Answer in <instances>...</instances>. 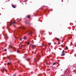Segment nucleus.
Here are the masks:
<instances>
[{"mask_svg": "<svg viewBox=\"0 0 76 76\" xmlns=\"http://www.w3.org/2000/svg\"><path fill=\"white\" fill-rule=\"evenodd\" d=\"M64 50H63V52L62 53L61 56H65V53H64Z\"/></svg>", "mask_w": 76, "mask_h": 76, "instance_id": "obj_1", "label": "nucleus"}, {"mask_svg": "<svg viewBox=\"0 0 76 76\" xmlns=\"http://www.w3.org/2000/svg\"><path fill=\"white\" fill-rule=\"evenodd\" d=\"M5 70L6 72H7L6 71V69H5V68H4V67H3L2 68V69L1 70V72H3L4 71V70Z\"/></svg>", "mask_w": 76, "mask_h": 76, "instance_id": "obj_2", "label": "nucleus"}, {"mask_svg": "<svg viewBox=\"0 0 76 76\" xmlns=\"http://www.w3.org/2000/svg\"><path fill=\"white\" fill-rule=\"evenodd\" d=\"M16 23V22L15 21H14L13 22H11V24L10 25V26L11 25H12V24H15V23Z\"/></svg>", "mask_w": 76, "mask_h": 76, "instance_id": "obj_3", "label": "nucleus"}, {"mask_svg": "<svg viewBox=\"0 0 76 76\" xmlns=\"http://www.w3.org/2000/svg\"><path fill=\"white\" fill-rule=\"evenodd\" d=\"M57 64H59V63H57V62H55L53 64V66H54V65H56Z\"/></svg>", "mask_w": 76, "mask_h": 76, "instance_id": "obj_4", "label": "nucleus"}, {"mask_svg": "<svg viewBox=\"0 0 76 76\" xmlns=\"http://www.w3.org/2000/svg\"><path fill=\"white\" fill-rule=\"evenodd\" d=\"M12 47L13 46H12L11 45H10L9 46V47L8 48H7L8 50H9V48H12Z\"/></svg>", "mask_w": 76, "mask_h": 76, "instance_id": "obj_5", "label": "nucleus"}, {"mask_svg": "<svg viewBox=\"0 0 76 76\" xmlns=\"http://www.w3.org/2000/svg\"><path fill=\"white\" fill-rule=\"evenodd\" d=\"M34 47H36V45H32V49L34 48Z\"/></svg>", "mask_w": 76, "mask_h": 76, "instance_id": "obj_6", "label": "nucleus"}, {"mask_svg": "<svg viewBox=\"0 0 76 76\" xmlns=\"http://www.w3.org/2000/svg\"><path fill=\"white\" fill-rule=\"evenodd\" d=\"M31 34H32V32L31 31H30L29 32V33L28 34V35H31Z\"/></svg>", "mask_w": 76, "mask_h": 76, "instance_id": "obj_7", "label": "nucleus"}, {"mask_svg": "<svg viewBox=\"0 0 76 76\" xmlns=\"http://www.w3.org/2000/svg\"><path fill=\"white\" fill-rule=\"evenodd\" d=\"M20 28H22L23 29H25V28L23 26H22V27H20Z\"/></svg>", "mask_w": 76, "mask_h": 76, "instance_id": "obj_8", "label": "nucleus"}, {"mask_svg": "<svg viewBox=\"0 0 76 76\" xmlns=\"http://www.w3.org/2000/svg\"><path fill=\"white\" fill-rule=\"evenodd\" d=\"M7 58L8 59H9L10 61V56H7Z\"/></svg>", "mask_w": 76, "mask_h": 76, "instance_id": "obj_9", "label": "nucleus"}, {"mask_svg": "<svg viewBox=\"0 0 76 76\" xmlns=\"http://www.w3.org/2000/svg\"><path fill=\"white\" fill-rule=\"evenodd\" d=\"M23 39H27V38H26V36H24L23 37Z\"/></svg>", "mask_w": 76, "mask_h": 76, "instance_id": "obj_10", "label": "nucleus"}, {"mask_svg": "<svg viewBox=\"0 0 76 76\" xmlns=\"http://www.w3.org/2000/svg\"><path fill=\"white\" fill-rule=\"evenodd\" d=\"M26 60L28 61H30V58H27Z\"/></svg>", "mask_w": 76, "mask_h": 76, "instance_id": "obj_11", "label": "nucleus"}, {"mask_svg": "<svg viewBox=\"0 0 76 76\" xmlns=\"http://www.w3.org/2000/svg\"><path fill=\"white\" fill-rule=\"evenodd\" d=\"M12 7H13V8H16V6H15L14 5H13L12 6Z\"/></svg>", "mask_w": 76, "mask_h": 76, "instance_id": "obj_12", "label": "nucleus"}, {"mask_svg": "<svg viewBox=\"0 0 76 76\" xmlns=\"http://www.w3.org/2000/svg\"><path fill=\"white\" fill-rule=\"evenodd\" d=\"M37 61V60L35 59H34V62H35V63H36Z\"/></svg>", "mask_w": 76, "mask_h": 76, "instance_id": "obj_13", "label": "nucleus"}, {"mask_svg": "<svg viewBox=\"0 0 76 76\" xmlns=\"http://www.w3.org/2000/svg\"><path fill=\"white\" fill-rule=\"evenodd\" d=\"M11 64V63H10V62L8 63H7V65H8V66H9V65H10V64Z\"/></svg>", "mask_w": 76, "mask_h": 76, "instance_id": "obj_14", "label": "nucleus"}, {"mask_svg": "<svg viewBox=\"0 0 76 76\" xmlns=\"http://www.w3.org/2000/svg\"><path fill=\"white\" fill-rule=\"evenodd\" d=\"M5 38L7 39V38H8V36H5Z\"/></svg>", "mask_w": 76, "mask_h": 76, "instance_id": "obj_15", "label": "nucleus"}, {"mask_svg": "<svg viewBox=\"0 0 76 76\" xmlns=\"http://www.w3.org/2000/svg\"><path fill=\"white\" fill-rule=\"evenodd\" d=\"M31 17V16L30 15H28V18H30V17Z\"/></svg>", "mask_w": 76, "mask_h": 76, "instance_id": "obj_16", "label": "nucleus"}, {"mask_svg": "<svg viewBox=\"0 0 76 76\" xmlns=\"http://www.w3.org/2000/svg\"><path fill=\"white\" fill-rule=\"evenodd\" d=\"M13 76H16V74H15L13 75Z\"/></svg>", "mask_w": 76, "mask_h": 76, "instance_id": "obj_17", "label": "nucleus"}, {"mask_svg": "<svg viewBox=\"0 0 76 76\" xmlns=\"http://www.w3.org/2000/svg\"><path fill=\"white\" fill-rule=\"evenodd\" d=\"M22 39H23V38H20V41H22Z\"/></svg>", "mask_w": 76, "mask_h": 76, "instance_id": "obj_18", "label": "nucleus"}, {"mask_svg": "<svg viewBox=\"0 0 76 76\" xmlns=\"http://www.w3.org/2000/svg\"><path fill=\"white\" fill-rule=\"evenodd\" d=\"M29 44H30V42H28L27 43V45H29Z\"/></svg>", "mask_w": 76, "mask_h": 76, "instance_id": "obj_19", "label": "nucleus"}, {"mask_svg": "<svg viewBox=\"0 0 76 76\" xmlns=\"http://www.w3.org/2000/svg\"><path fill=\"white\" fill-rule=\"evenodd\" d=\"M59 39L58 38H57L56 40L58 41H59Z\"/></svg>", "mask_w": 76, "mask_h": 76, "instance_id": "obj_20", "label": "nucleus"}, {"mask_svg": "<svg viewBox=\"0 0 76 76\" xmlns=\"http://www.w3.org/2000/svg\"><path fill=\"white\" fill-rule=\"evenodd\" d=\"M66 50H67L68 49V47L67 46H66Z\"/></svg>", "mask_w": 76, "mask_h": 76, "instance_id": "obj_21", "label": "nucleus"}, {"mask_svg": "<svg viewBox=\"0 0 76 76\" xmlns=\"http://www.w3.org/2000/svg\"><path fill=\"white\" fill-rule=\"evenodd\" d=\"M4 51H7V49H5L4 50Z\"/></svg>", "mask_w": 76, "mask_h": 76, "instance_id": "obj_22", "label": "nucleus"}, {"mask_svg": "<svg viewBox=\"0 0 76 76\" xmlns=\"http://www.w3.org/2000/svg\"><path fill=\"white\" fill-rule=\"evenodd\" d=\"M42 46H45V45H44V44H43V45H42Z\"/></svg>", "mask_w": 76, "mask_h": 76, "instance_id": "obj_23", "label": "nucleus"}, {"mask_svg": "<svg viewBox=\"0 0 76 76\" xmlns=\"http://www.w3.org/2000/svg\"><path fill=\"white\" fill-rule=\"evenodd\" d=\"M10 53H12V51L10 50Z\"/></svg>", "mask_w": 76, "mask_h": 76, "instance_id": "obj_24", "label": "nucleus"}, {"mask_svg": "<svg viewBox=\"0 0 76 76\" xmlns=\"http://www.w3.org/2000/svg\"><path fill=\"white\" fill-rule=\"evenodd\" d=\"M60 44V42H58V44Z\"/></svg>", "mask_w": 76, "mask_h": 76, "instance_id": "obj_25", "label": "nucleus"}, {"mask_svg": "<svg viewBox=\"0 0 76 76\" xmlns=\"http://www.w3.org/2000/svg\"><path fill=\"white\" fill-rule=\"evenodd\" d=\"M21 47H23V45H21Z\"/></svg>", "mask_w": 76, "mask_h": 76, "instance_id": "obj_26", "label": "nucleus"}, {"mask_svg": "<svg viewBox=\"0 0 76 76\" xmlns=\"http://www.w3.org/2000/svg\"><path fill=\"white\" fill-rule=\"evenodd\" d=\"M49 45H51V43H49Z\"/></svg>", "mask_w": 76, "mask_h": 76, "instance_id": "obj_27", "label": "nucleus"}, {"mask_svg": "<svg viewBox=\"0 0 76 76\" xmlns=\"http://www.w3.org/2000/svg\"><path fill=\"white\" fill-rule=\"evenodd\" d=\"M17 53H19V50H17Z\"/></svg>", "mask_w": 76, "mask_h": 76, "instance_id": "obj_28", "label": "nucleus"}, {"mask_svg": "<svg viewBox=\"0 0 76 76\" xmlns=\"http://www.w3.org/2000/svg\"><path fill=\"white\" fill-rule=\"evenodd\" d=\"M41 76V74H40L39 75V76Z\"/></svg>", "mask_w": 76, "mask_h": 76, "instance_id": "obj_29", "label": "nucleus"}, {"mask_svg": "<svg viewBox=\"0 0 76 76\" xmlns=\"http://www.w3.org/2000/svg\"><path fill=\"white\" fill-rule=\"evenodd\" d=\"M21 20V19H20V20Z\"/></svg>", "mask_w": 76, "mask_h": 76, "instance_id": "obj_30", "label": "nucleus"}, {"mask_svg": "<svg viewBox=\"0 0 76 76\" xmlns=\"http://www.w3.org/2000/svg\"><path fill=\"white\" fill-rule=\"evenodd\" d=\"M51 67H53V66H51Z\"/></svg>", "mask_w": 76, "mask_h": 76, "instance_id": "obj_31", "label": "nucleus"}, {"mask_svg": "<svg viewBox=\"0 0 76 76\" xmlns=\"http://www.w3.org/2000/svg\"><path fill=\"white\" fill-rule=\"evenodd\" d=\"M31 73H33V72H31Z\"/></svg>", "mask_w": 76, "mask_h": 76, "instance_id": "obj_32", "label": "nucleus"}, {"mask_svg": "<svg viewBox=\"0 0 76 76\" xmlns=\"http://www.w3.org/2000/svg\"><path fill=\"white\" fill-rule=\"evenodd\" d=\"M50 33V32H49V33Z\"/></svg>", "mask_w": 76, "mask_h": 76, "instance_id": "obj_33", "label": "nucleus"}, {"mask_svg": "<svg viewBox=\"0 0 76 76\" xmlns=\"http://www.w3.org/2000/svg\"><path fill=\"white\" fill-rule=\"evenodd\" d=\"M33 64V65H34V64Z\"/></svg>", "mask_w": 76, "mask_h": 76, "instance_id": "obj_34", "label": "nucleus"}, {"mask_svg": "<svg viewBox=\"0 0 76 76\" xmlns=\"http://www.w3.org/2000/svg\"><path fill=\"white\" fill-rule=\"evenodd\" d=\"M48 64V63H47V64Z\"/></svg>", "mask_w": 76, "mask_h": 76, "instance_id": "obj_35", "label": "nucleus"}, {"mask_svg": "<svg viewBox=\"0 0 76 76\" xmlns=\"http://www.w3.org/2000/svg\"><path fill=\"white\" fill-rule=\"evenodd\" d=\"M49 70H50V69H49Z\"/></svg>", "mask_w": 76, "mask_h": 76, "instance_id": "obj_36", "label": "nucleus"}, {"mask_svg": "<svg viewBox=\"0 0 76 76\" xmlns=\"http://www.w3.org/2000/svg\"><path fill=\"white\" fill-rule=\"evenodd\" d=\"M67 3H68V1H67Z\"/></svg>", "mask_w": 76, "mask_h": 76, "instance_id": "obj_37", "label": "nucleus"}, {"mask_svg": "<svg viewBox=\"0 0 76 76\" xmlns=\"http://www.w3.org/2000/svg\"><path fill=\"white\" fill-rule=\"evenodd\" d=\"M45 39V38H44V39Z\"/></svg>", "mask_w": 76, "mask_h": 76, "instance_id": "obj_38", "label": "nucleus"}, {"mask_svg": "<svg viewBox=\"0 0 76 76\" xmlns=\"http://www.w3.org/2000/svg\"><path fill=\"white\" fill-rule=\"evenodd\" d=\"M37 67H38V66H37Z\"/></svg>", "mask_w": 76, "mask_h": 76, "instance_id": "obj_39", "label": "nucleus"}]
</instances>
